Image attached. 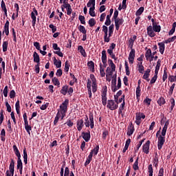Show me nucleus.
<instances>
[{"label": "nucleus", "instance_id": "obj_6", "mask_svg": "<svg viewBox=\"0 0 176 176\" xmlns=\"http://www.w3.org/2000/svg\"><path fill=\"white\" fill-rule=\"evenodd\" d=\"M52 47H53L54 50H56L54 52L55 54H57V56H59V57L64 56V54H63V52H61V49H60V47H58V45H57V43H53Z\"/></svg>", "mask_w": 176, "mask_h": 176}, {"label": "nucleus", "instance_id": "obj_23", "mask_svg": "<svg viewBox=\"0 0 176 176\" xmlns=\"http://www.w3.org/2000/svg\"><path fill=\"white\" fill-rule=\"evenodd\" d=\"M4 32L6 35H9V21H7L4 25Z\"/></svg>", "mask_w": 176, "mask_h": 176}, {"label": "nucleus", "instance_id": "obj_15", "mask_svg": "<svg viewBox=\"0 0 176 176\" xmlns=\"http://www.w3.org/2000/svg\"><path fill=\"white\" fill-rule=\"evenodd\" d=\"M91 79L93 81L92 91L93 93H96V91H97V84H96V78H94V75L91 76Z\"/></svg>", "mask_w": 176, "mask_h": 176}, {"label": "nucleus", "instance_id": "obj_2", "mask_svg": "<svg viewBox=\"0 0 176 176\" xmlns=\"http://www.w3.org/2000/svg\"><path fill=\"white\" fill-rule=\"evenodd\" d=\"M68 107V100H65V102L62 103L60 106V110L58 112L60 113L61 120L65 118V115L67 113V108Z\"/></svg>", "mask_w": 176, "mask_h": 176}, {"label": "nucleus", "instance_id": "obj_38", "mask_svg": "<svg viewBox=\"0 0 176 176\" xmlns=\"http://www.w3.org/2000/svg\"><path fill=\"white\" fill-rule=\"evenodd\" d=\"M145 116L142 113H136V119L137 120H141V119H144Z\"/></svg>", "mask_w": 176, "mask_h": 176}, {"label": "nucleus", "instance_id": "obj_24", "mask_svg": "<svg viewBox=\"0 0 176 176\" xmlns=\"http://www.w3.org/2000/svg\"><path fill=\"white\" fill-rule=\"evenodd\" d=\"M115 24L118 25H122L123 23H124V20H123V18H117V19H114Z\"/></svg>", "mask_w": 176, "mask_h": 176}, {"label": "nucleus", "instance_id": "obj_61", "mask_svg": "<svg viewBox=\"0 0 176 176\" xmlns=\"http://www.w3.org/2000/svg\"><path fill=\"white\" fill-rule=\"evenodd\" d=\"M16 97V91L14 90H12L10 92V98H14Z\"/></svg>", "mask_w": 176, "mask_h": 176}, {"label": "nucleus", "instance_id": "obj_52", "mask_svg": "<svg viewBox=\"0 0 176 176\" xmlns=\"http://www.w3.org/2000/svg\"><path fill=\"white\" fill-rule=\"evenodd\" d=\"M67 10V16H71V14L72 13V8L71 6H69L67 8H66Z\"/></svg>", "mask_w": 176, "mask_h": 176}, {"label": "nucleus", "instance_id": "obj_45", "mask_svg": "<svg viewBox=\"0 0 176 176\" xmlns=\"http://www.w3.org/2000/svg\"><path fill=\"white\" fill-rule=\"evenodd\" d=\"M144 12V7H140L136 12V16H141Z\"/></svg>", "mask_w": 176, "mask_h": 176}, {"label": "nucleus", "instance_id": "obj_64", "mask_svg": "<svg viewBox=\"0 0 176 176\" xmlns=\"http://www.w3.org/2000/svg\"><path fill=\"white\" fill-rule=\"evenodd\" d=\"M34 46L36 47L37 50H41V45H39V43L38 42H34Z\"/></svg>", "mask_w": 176, "mask_h": 176}, {"label": "nucleus", "instance_id": "obj_62", "mask_svg": "<svg viewBox=\"0 0 176 176\" xmlns=\"http://www.w3.org/2000/svg\"><path fill=\"white\" fill-rule=\"evenodd\" d=\"M8 86H6L3 91V94L4 97H8Z\"/></svg>", "mask_w": 176, "mask_h": 176}, {"label": "nucleus", "instance_id": "obj_29", "mask_svg": "<svg viewBox=\"0 0 176 176\" xmlns=\"http://www.w3.org/2000/svg\"><path fill=\"white\" fill-rule=\"evenodd\" d=\"M1 9L3 10L6 16H8V10L6 9V5L5 4V2L3 1H1Z\"/></svg>", "mask_w": 176, "mask_h": 176}, {"label": "nucleus", "instance_id": "obj_1", "mask_svg": "<svg viewBox=\"0 0 176 176\" xmlns=\"http://www.w3.org/2000/svg\"><path fill=\"white\" fill-rule=\"evenodd\" d=\"M170 124V121L167 120L162 131V135H160L158 137V142H157V146L159 151L162 149L163 147V145H164V142H166V140L164 139V137H166V133H167V129L168 127V125Z\"/></svg>", "mask_w": 176, "mask_h": 176}, {"label": "nucleus", "instance_id": "obj_17", "mask_svg": "<svg viewBox=\"0 0 176 176\" xmlns=\"http://www.w3.org/2000/svg\"><path fill=\"white\" fill-rule=\"evenodd\" d=\"M113 72H115V70H113V68L108 67L106 69V77L108 78V76H112Z\"/></svg>", "mask_w": 176, "mask_h": 176}, {"label": "nucleus", "instance_id": "obj_47", "mask_svg": "<svg viewBox=\"0 0 176 176\" xmlns=\"http://www.w3.org/2000/svg\"><path fill=\"white\" fill-rule=\"evenodd\" d=\"M92 159H93V157H91V155L88 156V157L87 158V160L85 163V167L89 166V164H90V162H91Z\"/></svg>", "mask_w": 176, "mask_h": 176}, {"label": "nucleus", "instance_id": "obj_26", "mask_svg": "<svg viewBox=\"0 0 176 176\" xmlns=\"http://www.w3.org/2000/svg\"><path fill=\"white\" fill-rule=\"evenodd\" d=\"M87 8H96V0H89L87 4Z\"/></svg>", "mask_w": 176, "mask_h": 176}, {"label": "nucleus", "instance_id": "obj_60", "mask_svg": "<svg viewBox=\"0 0 176 176\" xmlns=\"http://www.w3.org/2000/svg\"><path fill=\"white\" fill-rule=\"evenodd\" d=\"M87 87L88 90H91V80L90 79L87 80Z\"/></svg>", "mask_w": 176, "mask_h": 176}, {"label": "nucleus", "instance_id": "obj_32", "mask_svg": "<svg viewBox=\"0 0 176 176\" xmlns=\"http://www.w3.org/2000/svg\"><path fill=\"white\" fill-rule=\"evenodd\" d=\"M54 64L56 68H61V60H57L56 58H54Z\"/></svg>", "mask_w": 176, "mask_h": 176}, {"label": "nucleus", "instance_id": "obj_21", "mask_svg": "<svg viewBox=\"0 0 176 176\" xmlns=\"http://www.w3.org/2000/svg\"><path fill=\"white\" fill-rule=\"evenodd\" d=\"M62 3H63V5L61 6L62 12H64L65 9H67V7L71 6L68 3V0H63Z\"/></svg>", "mask_w": 176, "mask_h": 176}, {"label": "nucleus", "instance_id": "obj_14", "mask_svg": "<svg viewBox=\"0 0 176 176\" xmlns=\"http://www.w3.org/2000/svg\"><path fill=\"white\" fill-rule=\"evenodd\" d=\"M76 124H77L78 131H80L83 129V126H85V124H83V120L82 119L78 120L76 122Z\"/></svg>", "mask_w": 176, "mask_h": 176}, {"label": "nucleus", "instance_id": "obj_13", "mask_svg": "<svg viewBox=\"0 0 176 176\" xmlns=\"http://www.w3.org/2000/svg\"><path fill=\"white\" fill-rule=\"evenodd\" d=\"M151 144V141L148 140L145 144L143 145V152L148 155L149 153V145Z\"/></svg>", "mask_w": 176, "mask_h": 176}, {"label": "nucleus", "instance_id": "obj_44", "mask_svg": "<svg viewBox=\"0 0 176 176\" xmlns=\"http://www.w3.org/2000/svg\"><path fill=\"white\" fill-rule=\"evenodd\" d=\"M148 176H153V168L152 167V164L148 165Z\"/></svg>", "mask_w": 176, "mask_h": 176}, {"label": "nucleus", "instance_id": "obj_30", "mask_svg": "<svg viewBox=\"0 0 176 176\" xmlns=\"http://www.w3.org/2000/svg\"><path fill=\"white\" fill-rule=\"evenodd\" d=\"M87 66L89 67L90 71H92V72H94V62L93 61H89L87 63Z\"/></svg>", "mask_w": 176, "mask_h": 176}, {"label": "nucleus", "instance_id": "obj_37", "mask_svg": "<svg viewBox=\"0 0 176 176\" xmlns=\"http://www.w3.org/2000/svg\"><path fill=\"white\" fill-rule=\"evenodd\" d=\"M96 9V7H91L89 8V15L91 16V17H96V12H94Z\"/></svg>", "mask_w": 176, "mask_h": 176}, {"label": "nucleus", "instance_id": "obj_35", "mask_svg": "<svg viewBox=\"0 0 176 176\" xmlns=\"http://www.w3.org/2000/svg\"><path fill=\"white\" fill-rule=\"evenodd\" d=\"M60 118H61V115H60V112H58L56 113V116L55 117V120L54 121V126H56V124H57V123H58V120H59Z\"/></svg>", "mask_w": 176, "mask_h": 176}, {"label": "nucleus", "instance_id": "obj_12", "mask_svg": "<svg viewBox=\"0 0 176 176\" xmlns=\"http://www.w3.org/2000/svg\"><path fill=\"white\" fill-rule=\"evenodd\" d=\"M147 34L151 38H153L156 35V34H155L153 28H152V25H149L147 28Z\"/></svg>", "mask_w": 176, "mask_h": 176}, {"label": "nucleus", "instance_id": "obj_58", "mask_svg": "<svg viewBox=\"0 0 176 176\" xmlns=\"http://www.w3.org/2000/svg\"><path fill=\"white\" fill-rule=\"evenodd\" d=\"M138 158L135 160L134 164H133V170H138Z\"/></svg>", "mask_w": 176, "mask_h": 176}, {"label": "nucleus", "instance_id": "obj_36", "mask_svg": "<svg viewBox=\"0 0 176 176\" xmlns=\"http://www.w3.org/2000/svg\"><path fill=\"white\" fill-rule=\"evenodd\" d=\"M107 53L109 54V56H111V58H113L115 60H118V58H116L112 50H107Z\"/></svg>", "mask_w": 176, "mask_h": 176}, {"label": "nucleus", "instance_id": "obj_3", "mask_svg": "<svg viewBox=\"0 0 176 176\" xmlns=\"http://www.w3.org/2000/svg\"><path fill=\"white\" fill-rule=\"evenodd\" d=\"M85 124L86 127H91V129H94V118L93 115L89 116V117L86 116Z\"/></svg>", "mask_w": 176, "mask_h": 176}, {"label": "nucleus", "instance_id": "obj_8", "mask_svg": "<svg viewBox=\"0 0 176 176\" xmlns=\"http://www.w3.org/2000/svg\"><path fill=\"white\" fill-rule=\"evenodd\" d=\"M102 105H107V87L102 89Z\"/></svg>", "mask_w": 176, "mask_h": 176}, {"label": "nucleus", "instance_id": "obj_33", "mask_svg": "<svg viewBox=\"0 0 176 176\" xmlns=\"http://www.w3.org/2000/svg\"><path fill=\"white\" fill-rule=\"evenodd\" d=\"M78 50L80 51V53L83 56V57H86L87 55L86 54V51H85V49H83V47L82 45L78 46Z\"/></svg>", "mask_w": 176, "mask_h": 176}, {"label": "nucleus", "instance_id": "obj_25", "mask_svg": "<svg viewBox=\"0 0 176 176\" xmlns=\"http://www.w3.org/2000/svg\"><path fill=\"white\" fill-rule=\"evenodd\" d=\"M23 162H24L25 164H27L28 163L27 150L25 148H24V150H23Z\"/></svg>", "mask_w": 176, "mask_h": 176}, {"label": "nucleus", "instance_id": "obj_28", "mask_svg": "<svg viewBox=\"0 0 176 176\" xmlns=\"http://www.w3.org/2000/svg\"><path fill=\"white\" fill-rule=\"evenodd\" d=\"M108 64L109 65V67L113 68V71H116V65H115L113 61L111 59L108 60Z\"/></svg>", "mask_w": 176, "mask_h": 176}, {"label": "nucleus", "instance_id": "obj_11", "mask_svg": "<svg viewBox=\"0 0 176 176\" xmlns=\"http://www.w3.org/2000/svg\"><path fill=\"white\" fill-rule=\"evenodd\" d=\"M145 57L147 61H150V63H152V58H151L152 57V50H151V49L146 50L145 53Z\"/></svg>", "mask_w": 176, "mask_h": 176}, {"label": "nucleus", "instance_id": "obj_42", "mask_svg": "<svg viewBox=\"0 0 176 176\" xmlns=\"http://www.w3.org/2000/svg\"><path fill=\"white\" fill-rule=\"evenodd\" d=\"M133 133H134V126H131L130 128H129L126 134L130 137L131 135H133Z\"/></svg>", "mask_w": 176, "mask_h": 176}, {"label": "nucleus", "instance_id": "obj_56", "mask_svg": "<svg viewBox=\"0 0 176 176\" xmlns=\"http://www.w3.org/2000/svg\"><path fill=\"white\" fill-rule=\"evenodd\" d=\"M175 39H176V36H173V37L169 38L168 39H167V40L166 41V43H171V42H174V41H175Z\"/></svg>", "mask_w": 176, "mask_h": 176}, {"label": "nucleus", "instance_id": "obj_9", "mask_svg": "<svg viewBox=\"0 0 176 176\" xmlns=\"http://www.w3.org/2000/svg\"><path fill=\"white\" fill-rule=\"evenodd\" d=\"M102 63L104 68H107V51H102Z\"/></svg>", "mask_w": 176, "mask_h": 176}, {"label": "nucleus", "instance_id": "obj_53", "mask_svg": "<svg viewBox=\"0 0 176 176\" xmlns=\"http://www.w3.org/2000/svg\"><path fill=\"white\" fill-rule=\"evenodd\" d=\"M144 69V65H142V63H141L138 66V71L140 74H143Z\"/></svg>", "mask_w": 176, "mask_h": 176}, {"label": "nucleus", "instance_id": "obj_19", "mask_svg": "<svg viewBox=\"0 0 176 176\" xmlns=\"http://www.w3.org/2000/svg\"><path fill=\"white\" fill-rule=\"evenodd\" d=\"M82 134L83 140H85L86 142H89V141H90V132L89 133L82 132Z\"/></svg>", "mask_w": 176, "mask_h": 176}, {"label": "nucleus", "instance_id": "obj_54", "mask_svg": "<svg viewBox=\"0 0 176 176\" xmlns=\"http://www.w3.org/2000/svg\"><path fill=\"white\" fill-rule=\"evenodd\" d=\"M123 92L122 91V90H120L116 95L114 96V98H115V101L118 102V98H119V97H120V95L122 94Z\"/></svg>", "mask_w": 176, "mask_h": 176}, {"label": "nucleus", "instance_id": "obj_55", "mask_svg": "<svg viewBox=\"0 0 176 176\" xmlns=\"http://www.w3.org/2000/svg\"><path fill=\"white\" fill-rule=\"evenodd\" d=\"M17 168H23V162H21V159L17 160Z\"/></svg>", "mask_w": 176, "mask_h": 176}, {"label": "nucleus", "instance_id": "obj_59", "mask_svg": "<svg viewBox=\"0 0 176 176\" xmlns=\"http://www.w3.org/2000/svg\"><path fill=\"white\" fill-rule=\"evenodd\" d=\"M65 72H68V71H69V64H68V60L65 63Z\"/></svg>", "mask_w": 176, "mask_h": 176}, {"label": "nucleus", "instance_id": "obj_27", "mask_svg": "<svg viewBox=\"0 0 176 176\" xmlns=\"http://www.w3.org/2000/svg\"><path fill=\"white\" fill-rule=\"evenodd\" d=\"M33 57H34V63H37L38 64H39L40 58H39V55L38 54V53L34 52V54H33Z\"/></svg>", "mask_w": 176, "mask_h": 176}, {"label": "nucleus", "instance_id": "obj_49", "mask_svg": "<svg viewBox=\"0 0 176 176\" xmlns=\"http://www.w3.org/2000/svg\"><path fill=\"white\" fill-rule=\"evenodd\" d=\"M88 23H89V27H94V25H96V20L93 18L90 19Z\"/></svg>", "mask_w": 176, "mask_h": 176}, {"label": "nucleus", "instance_id": "obj_48", "mask_svg": "<svg viewBox=\"0 0 176 176\" xmlns=\"http://www.w3.org/2000/svg\"><path fill=\"white\" fill-rule=\"evenodd\" d=\"M9 45V43L8 41H4L3 43V52H8V45Z\"/></svg>", "mask_w": 176, "mask_h": 176}, {"label": "nucleus", "instance_id": "obj_50", "mask_svg": "<svg viewBox=\"0 0 176 176\" xmlns=\"http://www.w3.org/2000/svg\"><path fill=\"white\" fill-rule=\"evenodd\" d=\"M78 30L80 31V32H82V34H86V28H85V26L80 25L79 27H78Z\"/></svg>", "mask_w": 176, "mask_h": 176}, {"label": "nucleus", "instance_id": "obj_63", "mask_svg": "<svg viewBox=\"0 0 176 176\" xmlns=\"http://www.w3.org/2000/svg\"><path fill=\"white\" fill-rule=\"evenodd\" d=\"M25 130H26V131H27V133L30 135V134H31V132L30 131V130H32V127H31V126H30V125H26L25 126Z\"/></svg>", "mask_w": 176, "mask_h": 176}, {"label": "nucleus", "instance_id": "obj_16", "mask_svg": "<svg viewBox=\"0 0 176 176\" xmlns=\"http://www.w3.org/2000/svg\"><path fill=\"white\" fill-rule=\"evenodd\" d=\"M99 149H100V146H96L93 150H91V151L89 153V156L93 157V155L94 156L97 155V154L98 153Z\"/></svg>", "mask_w": 176, "mask_h": 176}, {"label": "nucleus", "instance_id": "obj_46", "mask_svg": "<svg viewBox=\"0 0 176 176\" xmlns=\"http://www.w3.org/2000/svg\"><path fill=\"white\" fill-rule=\"evenodd\" d=\"M100 75L102 78H104V76H105V72L104 70V67H102V65L100 63Z\"/></svg>", "mask_w": 176, "mask_h": 176}, {"label": "nucleus", "instance_id": "obj_39", "mask_svg": "<svg viewBox=\"0 0 176 176\" xmlns=\"http://www.w3.org/2000/svg\"><path fill=\"white\" fill-rule=\"evenodd\" d=\"M52 82L54 83V86H58V87H60V81L58 80V78L54 77L52 78Z\"/></svg>", "mask_w": 176, "mask_h": 176}, {"label": "nucleus", "instance_id": "obj_34", "mask_svg": "<svg viewBox=\"0 0 176 176\" xmlns=\"http://www.w3.org/2000/svg\"><path fill=\"white\" fill-rule=\"evenodd\" d=\"M61 94H63V96H65L67 93H68V86L65 85L63 87L62 89L60 90Z\"/></svg>", "mask_w": 176, "mask_h": 176}, {"label": "nucleus", "instance_id": "obj_7", "mask_svg": "<svg viewBox=\"0 0 176 176\" xmlns=\"http://www.w3.org/2000/svg\"><path fill=\"white\" fill-rule=\"evenodd\" d=\"M134 58H135V50L131 48L129 56V62L130 64H133L134 63Z\"/></svg>", "mask_w": 176, "mask_h": 176}, {"label": "nucleus", "instance_id": "obj_18", "mask_svg": "<svg viewBox=\"0 0 176 176\" xmlns=\"http://www.w3.org/2000/svg\"><path fill=\"white\" fill-rule=\"evenodd\" d=\"M14 152L16 155V156L18 157V160L21 159V155L20 154V151H19V148H17V146L14 145L13 146Z\"/></svg>", "mask_w": 176, "mask_h": 176}, {"label": "nucleus", "instance_id": "obj_43", "mask_svg": "<svg viewBox=\"0 0 176 176\" xmlns=\"http://www.w3.org/2000/svg\"><path fill=\"white\" fill-rule=\"evenodd\" d=\"M136 97L138 99L141 97V88L140 87V85H138L136 88Z\"/></svg>", "mask_w": 176, "mask_h": 176}, {"label": "nucleus", "instance_id": "obj_22", "mask_svg": "<svg viewBox=\"0 0 176 176\" xmlns=\"http://www.w3.org/2000/svg\"><path fill=\"white\" fill-rule=\"evenodd\" d=\"M154 32H160V30H162V28L160 25H157L156 23H153V27H152Z\"/></svg>", "mask_w": 176, "mask_h": 176}, {"label": "nucleus", "instance_id": "obj_51", "mask_svg": "<svg viewBox=\"0 0 176 176\" xmlns=\"http://www.w3.org/2000/svg\"><path fill=\"white\" fill-rule=\"evenodd\" d=\"M85 19V16L80 15L78 16V20L80 21L81 24H86V21Z\"/></svg>", "mask_w": 176, "mask_h": 176}, {"label": "nucleus", "instance_id": "obj_20", "mask_svg": "<svg viewBox=\"0 0 176 176\" xmlns=\"http://www.w3.org/2000/svg\"><path fill=\"white\" fill-rule=\"evenodd\" d=\"M151 74V70L149 69H147L145 72L144 74L143 75V79H145L147 82H149L150 79H149V75Z\"/></svg>", "mask_w": 176, "mask_h": 176}, {"label": "nucleus", "instance_id": "obj_4", "mask_svg": "<svg viewBox=\"0 0 176 176\" xmlns=\"http://www.w3.org/2000/svg\"><path fill=\"white\" fill-rule=\"evenodd\" d=\"M107 108L111 111H115V109H118V103H116L115 101L112 100H109L107 102Z\"/></svg>", "mask_w": 176, "mask_h": 176}, {"label": "nucleus", "instance_id": "obj_41", "mask_svg": "<svg viewBox=\"0 0 176 176\" xmlns=\"http://www.w3.org/2000/svg\"><path fill=\"white\" fill-rule=\"evenodd\" d=\"M111 17H112L111 14L107 16L106 21L104 23L105 25H111Z\"/></svg>", "mask_w": 176, "mask_h": 176}, {"label": "nucleus", "instance_id": "obj_57", "mask_svg": "<svg viewBox=\"0 0 176 176\" xmlns=\"http://www.w3.org/2000/svg\"><path fill=\"white\" fill-rule=\"evenodd\" d=\"M175 87V83H173L169 89V96H171L173 94V91H174V89Z\"/></svg>", "mask_w": 176, "mask_h": 176}, {"label": "nucleus", "instance_id": "obj_40", "mask_svg": "<svg viewBox=\"0 0 176 176\" xmlns=\"http://www.w3.org/2000/svg\"><path fill=\"white\" fill-rule=\"evenodd\" d=\"M157 104H159L160 107H162V105H164V104H166V100H164V98H160L157 100Z\"/></svg>", "mask_w": 176, "mask_h": 176}, {"label": "nucleus", "instance_id": "obj_5", "mask_svg": "<svg viewBox=\"0 0 176 176\" xmlns=\"http://www.w3.org/2000/svg\"><path fill=\"white\" fill-rule=\"evenodd\" d=\"M38 14V10L36 9L33 8V12H31V19L32 20V27H35V25L36 24V15Z\"/></svg>", "mask_w": 176, "mask_h": 176}, {"label": "nucleus", "instance_id": "obj_10", "mask_svg": "<svg viewBox=\"0 0 176 176\" xmlns=\"http://www.w3.org/2000/svg\"><path fill=\"white\" fill-rule=\"evenodd\" d=\"M116 78H114L112 79L111 81V90L115 93V91H117V90H119V88H118V85H116Z\"/></svg>", "mask_w": 176, "mask_h": 176}, {"label": "nucleus", "instance_id": "obj_31", "mask_svg": "<svg viewBox=\"0 0 176 176\" xmlns=\"http://www.w3.org/2000/svg\"><path fill=\"white\" fill-rule=\"evenodd\" d=\"M158 46L160 49V52L161 53V54H163V53H164V43H159Z\"/></svg>", "mask_w": 176, "mask_h": 176}]
</instances>
